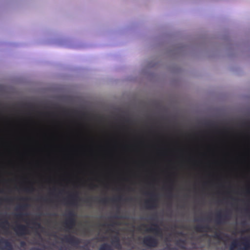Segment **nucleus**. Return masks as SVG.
<instances>
[{
    "mask_svg": "<svg viewBox=\"0 0 250 250\" xmlns=\"http://www.w3.org/2000/svg\"><path fill=\"white\" fill-rule=\"evenodd\" d=\"M229 250H250V236L233 241L230 245Z\"/></svg>",
    "mask_w": 250,
    "mask_h": 250,
    "instance_id": "f257e3e1",
    "label": "nucleus"
},
{
    "mask_svg": "<svg viewBox=\"0 0 250 250\" xmlns=\"http://www.w3.org/2000/svg\"><path fill=\"white\" fill-rule=\"evenodd\" d=\"M67 218L63 222L64 227L69 229H72L76 225V213L73 211H69L66 215Z\"/></svg>",
    "mask_w": 250,
    "mask_h": 250,
    "instance_id": "f03ea898",
    "label": "nucleus"
},
{
    "mask_svg": "<svg viewBox=\"0 0 250 250\" xmlns=\"http://www.w3.org/2000/svg\"><path fill=\"white\" fill-rule=\"evenodd\" d=\"M143 244L147 248H154L158 246L159 242L155 237L152 235H147L144 237Z\"/></svg>",
    "mask_w": 250,
    "mask_h": 250,
    "instance_id": "7ed1b4c3",
    "label": "nucleus"
},
{
    "mask_svg": "<svg viewBox=\"0 0 250 250\" xmlns=\"http://www.w3.org/2000/svg\"><path fill=\"white\" fill-rule=\"evenodd\" d=\"M63 241L76 248L81 243V240L80 238L70 235L65 236Z\"/></svg>",
    "mask_w": 250,
    "mask_h": 250,
    "instance_id": "20e7f679",
    "label": "nucleus"
},
{
    "mask_svg": "<svg viewBox=\"0 0 250 250\" xmlns=\"http://www.w3.org/2000/svg\"><path fill=\"white\" fill-rule=\"evenodd\" d=\"M229 219L230 215L228 211H226L224 214L219 211L217 213L216 222L217 224H222L229 220Z\"/></svg>",
    "mask_w": 250,
    "mask_h": 250,
    "instance_id": "39448f33",
    "label": "nucleus"
},
{
    "mask_svg": "<svg viewBox=\"0 0 250 250\" xmlns=\"http://www.w3.org/2000/svg\"><path fill=\"white\" fill-rule=\"evenodd\" d=\"M0 250H13V245L8 239L0 237Z\"/></svg>",
    "mask_w": 250,
    "mask_h": 250,
    "instance_id": "423d86ee",
    "label": "nucleus"
},
{
    "mask_svg": "<svg viewBox=\"0 0 250 250\" xmlns=\"http://www.w3.org/2000/svg\"><path fill=\"white\" fill-rule=\"evenodd\" d=\"M150 195V198L145 201V205L147 208H154L156 207L157 205L155 195L152 193H151Z\"/></svg>",
    "mask_w": 250,
    "mask_h": 250,
    "instance_id": "0eeeda50",
    "label": "nucleus"
},
{
    "mask_svg": "<svg viewBox=\"0 0 250 250\" xmlns=\"http://www.w3.org/2000/svg\"><path fill=\"white\" fill-rule=\"evenodd\" d=\"M14 231L19 235H22L27 233V228L22 224H18L14 228Z\"/></svg>",
    "mask_w": 250,
    "mask_h": 250,
    "instance_id": "6e6552de",
    "label": "nucleus"
},
{
    "mask_svg": "<svg viewBox=\"0 0 250 250\" xmlns=\"http://www.w3.org/2000/svg\"><path fill=\"white\" fill-rule=\"evenodd\" d=\"M152 227H151L147 229L148 232H153L157 236H162V230L157 224H152L151 225Z\"/></svg>",
    "mask_w": 250,
    "mask_h": 250,
    "instance_id": "1a4fd4ad",
    "label": "nucleus"
},
{
    "mask_svg": "<svg viewBox=\"0 0 250 250\" xmlns=\"http://www.w3.org/2000/svg\"><path fill=\"white\" fill-rule=\"evenodd\" d=\"M194 230L198 232L211 231V228L208 225H197L194 227Z\"/></svg>",
    "mask_w": 250,
    "mask_h": 250,
    "instance_id": "9d476101",
    "label": "nucleus"
},
{
    "mask_svg": "<svg viewBox=\"0 0 250 250\" xmlns=\"http://www.w3.org/2000/svg\"><path fill=\"white\" fill-rule=\"evenodd\" d=\"M111 243L115 248L118 249L121 248L120 239L118 235H116L113 237Z\"/></svg>",
    "mask_w": 250,
    "mask_h": 250,
    "instance_id": "9b49d317",
    "label": "nucleus"
},
{
    "mask_svg": "<svg viewBox=\"0 0 250 250\" xmlns=\"http://www.w3.org/2000/svg\"><path fill=\"white\" fill-rule=\"evenodd\" d=\"M77 197L78 196L77 193L71 195L69 196L67 200L68 203L72 205H75L76 199Z\"/></svg>",
    "mask_w": 250,
    "mask_h": 250,
    "instance_id": "f8f14e48",
    "label": "nucleus"
},
{
    "mask_svg": "<svg viewBox=\"0 0 250 250\" xmlns=\"http://www.w3.org/2000/svg\"><path fill=\"white\" fill-rule=\"evenodd\" d=\"M99 250H114L112 246L108 243H104L102 244Z\"/></svg>",
    "mask_w": 250,
    "mask_h": 250,
    "instance_id": "ddd939ff",
    "label": "nucleus"
},
{
    "mask_svg": "<svg viewBox=\"0 0 250 250\" xmlns=\"http://www.w3.org/2000/svg\"><path fill=\"white\" fill-rule=\"evenodd\" d=\"M213 237L215 239H218V240H223V238H222V233L221 232H216L214 236H213Z\"/></svg>",
    "mask_w": 250,
    "mask_h": 250,
    "instance_id": "4468645a",
    "label": "nucleus"
},
{
    "mask_svg": "<svg viewBox=\"0 0 250 250\" xmlns=\"http://www.w3.org/2000/svg\"><path fill=\"white\" fill-rule=\"evenodd\" d=\"M27 215L28 214L27 213L23 214L22 213H19L15 214V217H16V218H17L18 219H22V220L23 219V217L24 216H27Z\"/></svg>",
    "mask_w": 250,
    "mask_h": 250,
    "instance_id": "2eb2a0df",
    "label": "nucleus"
},
{
    "mask_svg": "<svg viewBox=\"0 0 250 250\" xmlns=\"http://www.w3.org/2000/svg\"><path fill=\"white\" fill-rule=\"evenodd\" d=\"M108 201L109 199L108 198H104L99 200V202L102 204L106 205L108 203Z\"/></svg>",
    "mask_w": 250,
    "mask_h": 250,
    "instance_id": "dca6fc26",
    "label": "nucleus"
},
{
    "mask_svg": "<svg viewBox=\"0 0 250 250\" xmlns=\"http://www.w3.org/2000/svg\"><path fill=\"white\" fill-rule=\"evenodd\" d=\"M32 224L34 225L36 227V228L37 229H43V227L42 226L41 224L40 223L33 221L32 222Z\"/></svg>",
    "mask_w": 250,
    "mask_h": 250,
    "instance_id": "f3484780",
    "label": "nucleus"
},
{
    "mask_svg": "<svg viewBox=\"0 0 250 250\" xmlns=\"http://www.w3.org/2000/svg\"><path fill=\"white\" fill-rule=\"evenodd\" d=\"M8 225H9V222H8V220L7 219H5L4 221H3L1 223L0 226L2 228H4L5 226Z\"/></svg>",
    "mask_w": 250,
    "mask_h": 250,
    "instance_id": "a211bd4d",
    "label": "nucleus"
},
{
    "mask_svg": "<svg viewBox=\"0 0 250 250\" xmlns=\"http://www.w3.org/2000/svg\"><path fill=\"white\" fill-rule=\"evenodd\" d=\"M27 207V204L23 205L20 206L19 207L17 208V210H23L26 207Z\"/></svg>",
    "mask_w": 250,
    "mask_h": 250,
    "instance_id": "6ab92c4d",
    "label": "nucleus"
},
{
    "mask_svg": "<svg viewBox=\"0 0 250 250\" xmlns=\"http://www.w3.org/2000/svg\"><path fill=\"white\" fill-rule=\"evenodd\" d=\"M25 190L28 192H31L34 190V188L32 186L25 188Z\"/></svg>",
    "mask_w": 250,
    "mask_h": 250,
    "instance_id": "aec40b11",
    "label": "nucleus"
},
{
    "mask_svg": "<svg viewBox=\"0 0 250 250\" xmlns=\"http://www.w3.org/2000/svg\"><path fill=\"white\" fill-rule=\"evenodd\" d=\"M185 244H186L185 241V240H181V239L177 241V244L178 245H180V244H182V245H185Z\"/></svg>",
    "mask_w": 250,
    "mask_h": 250,
    "instance_id": "412c9836",
    "label": "nucleus"
},
{
    "mask_svg": "<svg viewBox=\"0 0 250 250\" xmlns=\"http://www.w3.org/2000/svg\"><path fill=\"white\" fill-rule=\"evenodd\" d=\"M30 250H45V247H43V249L39 248L37 247H33L30 249Z\"/></svg>",
    "mask_w": 250,
    "mask_h": 250,
    "instance_id": "4be33fe9",
    "label": "nucleus"
},
{
    "mask_svg": "<svg viewBox=\"0 0 250 250\" xmlns=\"http://www.w3.org/2000/svg\"><path fill=\"white\" fill-rule=\"evenodd\" d=\"M122 199V198L121 196H119L117 198H114V199H112L111 200L112 201V202H117V201H120Z\"/></svg>",
    "mask_w": 250,
    "mask_h": 250,
    "instance_id": "5701e85b",
    "label": "nucleus"
},
{
    "mask_svg": "<svg viewBox=\"0 0 250 250\" xmlns=\"http://www.w3.org/2000/svg\"><path fill=\"white\" fill-rule=\"evenodd\" d=\"M0 200H4V201H5L6 202H10L12 201V199L11 198H6V199H4L0 198Z\"/></svg>",
    "mask_w": 250,
    "mask_h": 250,
    "instance_id": "b1692460",
    "label": "nucleus"
},
{
    "mask_svg": "<svg viewBox=\"0 0 250 250\" xmlns=\"http://www.w3.org/2000/svg\"><path fill=\"white\" fill-rule=\"evenodd\" d=\"M20 245L21 247L24 248L26 246V243L24 241H21L20 243Z\"/></svg>",
    "mask_w": 250,
    "mask_h": 250,
    "instance_id": "393cba45",
    "label": "nucleus"
},
{
    "mask_svg": "<svg viewBox=\"0 0 250 250\" xmlns=\"http://www.w3.org/2000/svg\"><path fill=\"white\" fill-rule=\"evenodd\" d=\"M91 201H92V198H87L85 200V202H86L87 203H90L91 202Z\"/></svg>",
    "mask_w": 250,
    "mask_h": 250,
    "instance_id": "a878e982",
    "label": "nucleus"
},
{
    "mask_svg": "<svg viewBox=\"0 0 250 250\" xmlns=\"http://www.w3.org/2000/svg\"><path fill=\"white\" fill-rule=\"evenodd\" d=\"M97 187L96 185H94L93 184H90V186H89V187L91 189H93L94 188H96Z\"/></svg>",
    "mask_w": 250,
    "mask_h": 250,
    "instance_id": "bb28decb",
    "label": "nucleus"
},
{
    "mask_svg": "<svg viewBox=\"0 0 250 250\" xmlns=\"http://www.w3.org/2000/svg\"><path fill=\"white\" fill-rule=\"evenodd\" d=\"M250 232V228L247 229L243 231V232Z\"/></svg>",
    "mask_w": 250,
    "mask_h": 250,
    "instance_id": "cd10ccee",
    "label": "nucleus"
},
{
    "mask_svg": "<svg viewBox=\"0 0 250 250\" xmlns=\"http://www.w3.org/2000/svg\"><path fill=\"white\" fill-rule=\"evenodd\" d=\"M21 199L22 200H27V198H21Z\"/></svg>",
    "mask_w": 250,
    "mask_h": 250,
    "instance_id": "c85d7f7f",
    "label": "nucleus"
},
{
    "mask_svg": "<svg viewBox=\"0 0 250 250\" xmlns=\"http://www.w3.org/2000/svg\"><path fill=\"white\" fill-rule=\"evenodd\" d=\"M167 249H168L169 250H174V248H171L170 247H168Z\"/></svg>",
    "mask_w": 250,
    "mask_h": 250,
    "instance_id": "c756f323",
    "label": "nucleus"
},
{
    "mask_svg": "<svg viewBox=\"0 0 250 250\" xmlns=\"http://www.w3.org/2000/svg\"><path fill=\"white\" fill-rule=\"evenodd\" d=\"M151 219L153 220H155V215L153 217H152Z\"/></svg>",
    "mask_w": 250,
    "mask_h": 250,
    "instance_id": "7c9ffc66",
    "label": "nucleus"
},
{
    "mask_svg": "<svg viewBox=\"0 0 250 250\" xmlns=\"http://www.w3.org/2000/svg\"><path fill=\"white\" fill-rule=\"evenodd\" d=\"M242 224H243V225H246V222L245 221H243Z\"/></svg>",
    "mask_w": 250,
    "mask_h": 250,
    "instance_id": "2f4dec72",
    "label": "nucleus"
},
{
    "mask_svg": "<svg viewBox=\"0 0 250 250\" xmlns=\"http://www.w3.org/2000/svg\"><path fill=\"white\" fill-rule=\"evenodd\" d=\"M115 218H122V217H119V216H115Z\"/></svg>",
    "mask_w": 250,
    "mask_h": 250,
    "instance_id": "473e14b6",
    "label": "nucleus"
},
{
    "mask_svg": "<svg viewBox=\"0 0 250 250\" xmlns=\"http://www.w3.org/2000/svg\"><path fill=\"white\" fill-rule=\"evenodd\" d=\"M101 226L103 227H104V226H105V224H102Z\"/></svg>",
    "mask_w": 250,
    "mask_h": 250,
    "instance_id": "72a5a7b5",
    "label": "nucleus"
},
{
    "mask_svg": "<svg viewBox=\"0 0 250 250\" xmlns=\"http://www.w3.org/2000/svg\"><path fill=\"white\" fill-rule=\"evenodd\" d=\"M39 235L40 237L42 239V237H41V235H40V234H39Z\"/></svg>",
    "mask_w": 250,
    "mask_h": 250,
    "instance_id": "f704fd0d",
    "label": "nucleus"
},
{
    "mask_svg": "<svg viewBox=\"0 0 250 250\" xmlns=\"http://www.w3.org/2000/svg\"><path fill=\"white\" fill-rule=\"evenodd\" d=\"M142 226L143 227H146V226L145 225H143Z\"/></svg>",
    "mask_w": 250,
    "mask_h": 250,
    "instance_id": "c9c22d12",
    "label": "nucleus"
},
{
    "mask_svg": "<svg viewBox=\"0 0 250 250\" xmlns=\"http://www.w3.org/2000/svg\"><path fill=\"white\" fill-rule=\"evenodd\" d=\"M248 192L249 193H250V191L248 190Z\"/></svg>",
    "mask_w": 250,
    "mask_h": 250,
    "instance_id": "e433bc0d",
    "label": "nucleus"
},
{
    "mask_svg": "<svg viewBox=\"0 0 250 250\" xmlns=\"http://www.w3.org/2000/svg\"><path fill=\"white\" fill-rule=\"evenodd\" d=\"M0 191H1L0 190Z\"/></svg>",
    "mask_w": 250,
    "mask_h": 250,
    "instance_id": "4c0bfd02",
    "label": "nucleus"
}]
</instances>
